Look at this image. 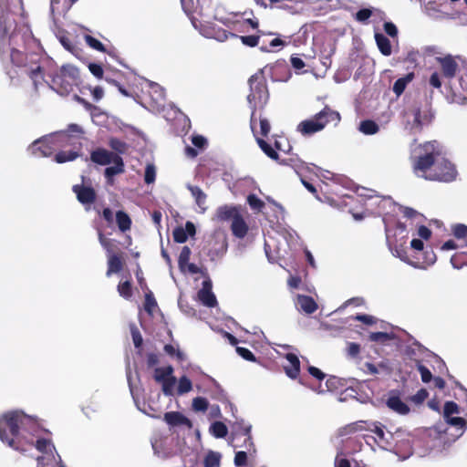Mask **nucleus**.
I'll return each mask as SVG.
<instances>
[{
	"label": "nucleus",
	"instance_id": "1",
	"mask_svg": "<svg viewBox=\"0 0 467 467\" xmlns=\"http://www.w3.org/2000/svg\"><path fill=\"white\" fill-rule=\"evenodd\" d=\"M22 11L21 0H0V58L10 61L19 70L18 77L27 76L37 89L44 82L60 96H67L79 83V71L72 65L62 66L56 71L45 72L40 55L28 49L38 47L31 29L26 24L17 25L16 16Z\"/></svg>",
	"mask_w": 467,
	"mask_h": 467
},
{
	"label": "nucleus",
	"instance_id": "2",
	"mask_svg": "<svg viewBox=\"0 0 467 467\" xmlns=\"http://www.w3.org/2000/svg\"><path fill=\"white\" fill-rule=\"evenodd\" d=\"M48 431L42 428L35 416L21 410H9L0 415V441L22 453L35 447L46 456L36 458V467H45V461L57 462V451L51 440L43 436Z\"/></svg>",
	"mask_w": 467,
	"mask_h": 467
},
{
	"label": "nucleus",
	"instance_id": "3",
	"mask_svg": "<svg viewBox=\"0 0 467 467\" xmlns=\"http://www.w3.org/2000/svg\"><path fill=\"white\" fill-rule=\"evenodd\" d=\"M410 160L413 171L420 178L444 182L456 178L454 165L442 154L437 141L412 146Z\"/></svg>",
	"mask_w": 467,
	"mask_h": 467
},
{
	"label": "nucleus",
	"instance_id": "4",
	"mask_svg": "<svg viewBox=\"0 0 467 467\" xmlns=\"http://www.w3.org/2000/svg\"><path fill=\"white\" fill-rule=\"evenodd\" d=\"M218 4L213 0H196V6L192 13L197 14L201 19L192 17V26L207 38H213L219 42H224L229 37L237 36L236 34L223 29L211 22V14Z\"/></svg>",
	"mask_w": 467,
	"mask_h": 467
},
{
	"label": "nucleus",
	"instance_id": "5",
	"mask_svg": "<svg viewBox=\"0 0 467 467\" xmlns=\"http://www.w3.org/2000/svg\"><path fill=\"white\" fill-rule=\"evenodd\" d=\"M250 92L247 96V102L252 109L250 126L254 132L257 120L255 118V109L257 107L263 108L268 101L269 93L265 79L262 74H254L248 80Z\"/></svg>",
	"mask_w": 467,
	"mask_h": 467
},
{
	"label": "nucleus",
	"instance_id": "6",
	"mask_svg": "<svg viewBox=\"0 0 467 467\" xmlns=\"http://www.w3.org/2000/svg\"><path fill=\"white\" fill-rule=\"evenodd\" d=\"M341 118L337 111L333 110L328 106H326L321 111L315 114L313 118L301 121L296 130L303 136H311L325 129L328 123L337 125Z\"/></svg>",
	"mask_w": 467,
	"mask_h": 467
},
{
	"label": "nucleus",
	"instance_id": "7",
	"mask_svg": "<svg viewBox=\"0 0 467 467\" xmlns=\"http://www.w3.org/2000/svg\"><path fill=\"white\" fill-rule=\"evenodd\" d=\"M68 146L72 147L69 150H60L55 155V161L57 163L72 161L79 156L82 147L81 140L84 139V130L78 124L68 125Z\"/></svg>",
	"mask_w": 467,
	"mask_h": 467
},
{
	"label": "nucleus",
	"instance_id": "8",
	"mask_svg": "<svg viewBox=\"0 0 467 467\" xmlns=\"http://www.w3.org/2000/svg\"><path fill=\"white\" fill-rule=\"evenodd\" d=\"M461 413L459 405L452 401H446L443 405L442 418L444 421L452 427L456 428L459 433L456 435V439L460 438L466 431L467 421L458 415Z\"/></svg>",
	"mask_w": 467,
	"mask_h": 467
},
{
	"label": "nucleus",
	"instance_id": "9",
	"mask_svg": "<svg viewBox=\"0 0 467 467\" xmlns=\"http://www.w3.org/2000/svg\"><path fill=\"white\" fill-rule=\"evenodd\" d=\"M374 435H366V441L368 443V440L371 439L378 444L379 447L384 450H391L396 445V435L390 431H385V426L378 422L373 428Z\"/></svg>",
	"mask_w": 467,
	"mask_h": 467
},
{
	"label": "nucleus",
	"instance_id": "10",
	"mask_svg": "<svg viewBox=\"0 0 467 467\" xmlns=\"http://www.w3.org/2000/svg\"><path fill=\"white\" fill-rule=\"evenodd\" d=\"M27 150L35 157H49L56 151L50 134L45 135L34 140L28 147Z\"/></svg>",
	"mask_w": 467,
	"mask_h": 467
},
{
	"label": "nucleus",
	"instance_id": "11",
	"mask_svg": "<svg viewBox=\"0 0 467 467\" xmlns=\"http://www.w3.org/2000/svg\"><path fill=\"white\" fill-rule=\"evenodd\" d=\"M286 42L281 39L276 33H265L262 31V42L260 43V50L262 52H274L282 49Z\"/></svg>",
	"mask_w": 467,
	"mask_h": 467
},
{
	"label": "nucleus",
	"instance_id": "12",
	"mask_svg": "<svg viewBox=\"0 0 467 467\" xmlns=\"http://www.w3.org/2000/svg\"><path fill=\"white\" fill-rule=\"evenodd\" d=\"M216 20L222 23L230 30H238L239 22L235 20V16L225 12L224 8L217 5L211 14V22Z\"/></svg>",
	"mask_w": 467,
	"mask_h": 467
},
{
	"label": "nucleus",
	"instance_id": "13",
	"mask_svg": "<svg viewBox=\"0 0 467 467\" xmlns=\"http://www.w3.org/2000/svg\"><path fill=\"white\" fill-rule=\"evenodd\" d=\"M212 287V281L208 278L202 281V288L198 291V299L207 307H213L217 305V299Z\"/></svg>",
	"mask_w": 467,
	"mask_h": 467
},
{
	"label": "nucleus",
	"instance_id": "14",
	"mask_svg": "<svg viewBox=\"0 0 467 467\" xmlns=\"http://www.w3.org/2000/svg\"><path fill=\"white\" fill-rule=\"evenodd\" d=\"M413 120L410 123L409 121L410 130L412 132L421 130L422 127L431 122L432 115L429 109L421 111L419 108L412 110Z\"/></svg>",
	"mask_w": 467,
	"mask_h": 467
},
{
	"label": "nucleus",
	"instance_id": "15",
	"mask_svg": "<svg viewBox=\"0 0 467 467\" xmlns=\"http://www.w3.org/2000/svg\"><path fill=\"white\" fill-rule=\"evenodd\" d=\"M294 303L298 311L304 312L306 315L313 314L318 307L313 297L305 295H296Z\"/></svg>",
	"mask_w": 467,
	"mask_h": 467
},
{
	"label": "nucleus",
	"instance_id": "16",
	"mask_svg": "<svg viewBox=\"0 0 467 467\" xmlns=\"http://www.w3.org/2000/svg\"><path fill=\"white\" fill-rule=\"evenodd\" d=\"M163 420L170 427L186 426L188 429L192 428V422L190 419L179 411H169L163 416Z\"/></svg>",
	"mask_w": 467,
	"mask_h": 467
},
{
	"label": "nucleus",
	"instance_id": "17",
	"mask_svg": "<svg viewBox=\"0 0 467 467\" xmlns=\"http://www.w3.org/2000/svg\"><path fill=\"white\" fill-rule=\"evenodd\" d=\"M437 61L441 64L442 74L447 78L455 77L458 70V64L452 56L447 55L444 57H437Z\"/></svg>",
	"mask_w": 467,
	"mask_h": 467
},
{
	"label": "nucleus",
	"instance_id": "18",
	"mask_svg": "<svg viewBox=\"0 0 467 467\" xmlns=\"http://www.w3.org/2000/svg\"><path fill=\"white\" fill-rule=\"evenodd\" d=\"M116 156L119 155L114 154L104 148H98L91 151L90 160L96 164L104 166L110 164Z\"/></svg>",
	"mask_w": 467,
	"mask_h": 467
},
{
	"label": "nucleus",
	"instance_id": "19",
	"mask_svg": "<svg viewBox=\"0 0 467 467\" xmlns=\"http://www.w3.org/2000/svg\"><path fill=\"white\" fill-rule=\"evenodd\" d=\"M73 192L77 194L78 202L82 204H90L96 199V192L91 187L74 185Z\"/></svg>",
	"mask_w": 467,
	"mask_h": 467
},
{
	"label": "nucleus",
	"instance_id": "20",
	"mask_svg": "<svg viewBox=\"0 0 467 467\" xmlns=\"http://www.w3.org/2000/svg\"><path fill=\"white\" fill-rule=\"evenodd\" d=\"M386 404L389 409L398 414L407 415L410 412L409 406L397 394H390L387 399Z\"/></svg>",
	"mask_w": 467,
	"mask_h": 467
},
{
	"label": "nucleus",
	"instance_id": "21",
	"mask_svg": "<svg viewBox=\"0 0 467 467\" xmlns=\"http://www.w3.org/2000/svg\"><path fill=\"white\" fill-rule=\"evenodd\" d=\"M186 188L190 191L192 198L195 201L196 205L199 207L202 213H205L207 206H206V200L207 195L204 193V192L198 186L192 185L190 183L186 184Z\"/></svg>",
	"mask_w": 467,
	"mask_h": 467
},
{
	"label": "nucleus",
	"instance_id": "22",
	"mask_svg": "<svg viewBox=\"0 0 467 467\" xmlns=\"http://www.w3.org/2000/svg\"><path fill=\"white\" fill-rule=\"evenodd\" d=\"M285 358L289 365L285 366V371L290 379H296L300 372V361L298 357L293 353H287Z\"/></svg>",
	"mask_w": 467,
	"mask_h": 467
},
{
	"label": "nucleus",
	"instance_id": "23",
	"mask_svg": "<svg viewBox=\"0 0 467 467\" xmlns=\"http://www.w3.org/2000/svg\"><path fill=\"white\" fill-rule=\"evenodd\" d=\"M111 163L114 165L107 167L104 171V175L109 182H112V178L115 175L124 172V161L120 156H116Z\"/></svg>",
	"mask_w": 467,
	"mask_h": 467
},
{
	"label": "nucleus",
	"instance_id": "24",
	"mask_svg": "<svg viewBox=\"0 0 467 467\" xmlns=\"http://www.w3.org/2000/svg\"><path fill=\"white\" fill-rule=\"evenodd\" d=\"M231 230L233 234L237 238L242 239L246 235L248 232V226L240 214L234 216V220L232 221Z\"/></svg>",
	"mask_w": 467,
	"mask_h": 467
},
{
	"label": "nucleus",
	"instance_id": "25",
	"mask_svg": "<svg viewBox=\"0 0 467 467\" xmlns=\"http://www.w3.org/2000/svg\"><path fill=\"white\" fill-rule=\"evenodd\" d=\"M68 127L64 130L50 133V137H52L53 145H55L56 150L68 146Z\"/></svg>",
	"mask_w": 467,
	"mask_h": 467
},
{
	"label": "nucleus",
	"instance_id": "26",
	"mask_svg": "<svg viewBox=\"0 0 467 467\" xmlns=\"http://www.w3.org/2000/svg\"><path fill=\"white\" fill-rule=\"evenodd\" d=\"M252 425H244V436L245 437L244 444L241 446L249 453L250 456H255L256 454V447L253 441V438L251 435Z\"/></svg>",
	"mask_w": 467,
	"mask_h": 467
},
{
	"label": "nucleus",
	"instance_id": "27",
	"mask_svg": "<svg viewBox=\"0 0 467 467\" xmlns=\"http://www.w3.org/2000/svg\"><path fill=\"white\" fill-rule=\"evenodd\" d=\"M239 214L237 209L234 206L223 205L216 210V218L219 221L234 220V216Z\"/></svg>",
	"mask_w": 467,
	"mask_h": 467
},
{
	"label": "nucleus",
	"instance_id": "28",
	"mask_svg": "<svg viewBox=\"0 0 467 467\" xmlns=\"http://www.w3.org/2000/svg\"><path fill=\"white\" fill-rule=\"evenodd\" d=\"M150 96L158 107H162L165 100L164 89L155 82H149Z\"/></svg>",
	"mask_w": 467,
	"mask_h": 467
},
{
	"label": "nucleus",
	"instance_id": "29",
	"mask_svg": "<svg viewBox=\"0 0 467 467\" xmlns=\"http://www.w3.org/2000/svg\"><path fill=\"white\" fill-rule=\"evenodd\" d=\"M375 40L377 46L383 56H389L391 54V44L389 39L381 33L375 34Z\"/></svg>",
	"mask_w": 467,
	"mask_h": 467
},
{
	"label": "nucleus",
	"instance_id": "30",
	"mask_svg": "<svg viewBox=\"0 0 467 467\" xmlns=\"http://www.w3.org/2000/svg\"><path fill=\"white\" fill-rule=\"evenodd\" d=\"M255 129H256V127L254 128V135L256 138V142H257L258 146L260 147V149L270 159L277 161L278 160V153L276 152V150L266 140H265L262 138L257 137V133H256Z\"/></svg>",
	"mask_w": 467,
	"mask_h": 467
},
{
	"label": "nucleus",
	"instance_id": "31",
	"mask_svg": "<svg viewBox=\"0 0 467 467\" xmlns=\"http://www.w3.org/2000/svg\"><path fill=\"white\" fill-rule=\"evenodd\" d=\"M217 246L209 250L208 256L212 261L222 258L227 252L228 244L223 238L221 242H216Z\"/></svg>",
	"mask_w": 467,
	"mask_h": 467
},
{
	"label": "nucleus",
	"instance_id": "32",
	"mask_svg": "<svg viewBox=\"0 0 467 467\" xmlns=\"http://www.w3.org/2000/svg\"><path fill=\"white\" fill-rule=\"evenodd\" d=\"M209 432L216 439H223L228 434V428L223 421H213L210 425Z\"/></svg>",
	"mask_w": 467,
	"mask_h": 467
},
{
	"label": "nucleus",
	"instance_id": "33",
	"mask_svg": "<svg viewBox=\"0 0 467 467\" xmlns=\"http://www.w3.org/2000/svg\"><path fill=\"white\" fill-rule=\"evenodd\" d=\"M423 12L426 16L434 20L442 19L443 13L440 10L439 6L434 2H428L422 6Z\"/></svg>",
	"mask_w": 467,
	"mask_h": 467
},
{
	"label": "nucleus",
	"instance_id": "34",
	"mask_svg": "<svg viewBox=\"0 0 467 467\" xmlns=\"http://www.w3.org/2000/svg\"><path fill=\"white\" fill-rule=\"evenodd\" d=\"M426 351V348L418 342H414L408 346L405 354L412 360L416 361V365L420 363L419 356Z\"/></svg>",
	"mask_w": 467,
	"mask_h": 467
},
{
	"label": "nucleus",
	"instance_id": "35",
	"mask_svg": "<svg viewBox=\"0 0 467 467\" xmlns=\"http://www.w3.org/2000/svg\"><path fill=\"white\" fill-rule=\"evenodd\" d=\"M377 421H366V420H358L348 426L349 432H357L362 431H368L373 432L374 426L377 425Z\"/></svg>",
	"mask_w": 467,
	"mask_h": 467
},
{
	"label": "nucleus",
	"instance_id": "36",
	"mask_svg": "<svg viewBox=\"0 0 467 467\" xmlns=\"http://www.w3.org/2000/svg\"><path fill=\"white\" fill-rule=\"evenodd\" d=\"M116 223L120 232L124 233L130 229L131 226V219L123 211H118L116 213Z\"/></svg>",
	"mask_w": 467,
	"mask_h": 467
},
{
	"label": "nucleus",
	"instance_id": "37",
	"mask_svg": "<svg viewBox=\"0 0 467 467\" xmlns=\"http://www.w3.org/2000/svg\"><path fill=\"white\" fill-rule=\"evenodd\" d=\"M358 130L365 135H374L379 130V127L374 120L366 119L360 122Z\"/></svg>",
	"mask_w": 467,
	"mask_h": 467
},
{
	"label": "nucleus",
	"instance_id": "38",
	"mask_svg": "<svg viewBox=\"0 0 467 467\" xmlns=\"http://www.w3.org/2000/svg\"><path fill=\"white\" fill-rule=\"evenodd\" d=\"M412 78H413L412 73H409L404 78H398L393 84V88H392L393 92L397 96H400L403 93V91L405 90L408 83L410 82L412 80Z\"/></svg>",
	"mask_w": 467,
	"mask_h": 467
},
{
	"label": "nucleus",
	"instance_id": "39",
	"mask_svg": "<svg viewBox=\"0 0 467 467\" xmlns=\"http://www.w3.org/2000/svg\"><path fill=\"white\" fill-rule=\"evenodd\" d=\"M258 35H251V36H238L234 38H239L241 42L247 47H254L256 46L260 47V43L262 42V31H258Z\"/></svg>",
	"mask_w": 467,
	"mask_h": 467
},
{
	"label": "nucleus",
	"instance_id": "40",
	"mask_svg": "<svg viewBox=\"0 0 467 467\" xmlns=\"http://www.w3.org/2000/svg\"><path fill=\"white\" fill-rule=\"evenodd\" d=\"M109 146L115 151L114 154H118L120 156V154H124L128 150V144L117 138H110L109 140Z\"/></svg>",
	"mask_w": 467,
	"mask_h": 467
},
{
	"label": "nucleus",
	"instance_id": "41",
	"mask_svg": "<svg viewBox=\"0 0 467 467\" xmlns=\"http://www.w3.org/2000/svg\"><path fill=\"white\" fill-rule=\"evenodd\" d=\"M122 264L120 259L116 254H111L108 261V271L107 276H110L112 274H117L121 270Z\"/></svg>",
	"mask_w": 467,
	"mask_h": 467
},
{
	"label": "nucleus",
	"instance_id": "42",
	"mask_svg": "<svg viewBox=\"0 0 467 467\" xmlns=\"http://www.w3.org/2000/svg\"><path fill=\"white\" fill-rule=\"evenodd\" d=\"M221 454L219 452L210 451L203 461L204 467H220Z\"/></svg>",
	"mask_w": 467,
	"mask_h": 467
},
{
	"label": "nucleus",
	"instance_id": "43",
	"mask_svg": "<svg viewBox=\"0 0 467 467\" xmlns=\"http://www.w3.org/2000/svg\"><path fill=\"white\" fill-rule=\"evenodd\" d=\"M173 372V368L171 366H168L165 368H157L155 369L154 379L157 382H163L168 379L170 377H172L171 374Z\"/></svg>",
	"mask_w": 467,
	"mask_h": 467
},
{
	"label": "nucleus",
	"instance_id": "44",
	"mask_svg": "<svg viewBox=\"0 0 467 467\" xmlns=\"http://www.w3.org/2000/svg\"><path fill=\"white\" fill-rule=\"evenodd\" d=\"M192 381L186 377L182 376L179 379L177 392L179 395H183L192 390Z\"/></svg>",
	"mask_w": 467,
	"mask_h": 467
},
{
	"label": "nucleus",
	"instance_id": "45",
	"mask_svg": "<svg viewBox=\"0 0 467 467\" xmlns=\"http://www.w3.org/2000/svg\"><path fill=\"white\" fill-rule=\"evenodd\" d=\"M192 406L195 411L205 412L208 410L209 402L203 397H196L192 400Z\"/></svg>",
	"mask_w": 467,
	"mask_h": 467
},
{
	"label": "nucleus",
	"instance_id": "46",
	"mask_svg": "<svg viewBox=\"0 0 467 467\" xmlns=\"http://www.w3.org/2000/svg\"><path fill=\"white\" fill-rule=\"evenodd\" d=\"M191 254V249L188 246L182 247L178 259V265L182 271H184L185 265L190 261Z\"/></svg>",
	"mask_w": 467,
	"mask_h": 467
},
{
	"label": "nucleus",
	"instance_id": "47",
	"mask_svg": "<svg viewBox=\"0 0 467 467\" xmlns=\"http://www.w3.org/2000/svg\"><path fill=\"white\" fill-rule=\"evenodd\" d=\"M247 202L250 205L251 209L260 212L264 207V202L259 199L255 194H249L247 197Z\"/></svg>",
	"mask_w": 467,
	"mask_h": 467
},
{
	"label": "nucleus",
	"instance_id": "48",
	"mask_svg": "<svg viewBox=\"0 0 467 467\" xmlns=\"http://www.w3.org/2000/svg\"><path fill=\"white\" fill-rule=\"evenodd\" d=\"M176 383L175 377H170L168 379L161 382L162 384V392L165 396L173 395V389Z\"/></svg>",
	"mask_w": 467,
	"mask_h": 467
},
{
	"label": "nucleus",
	"instance_id": "49",
	"mask_svg": "<svg viewBox=\"0 0 467 467\" xmlns=\"http://www.w3.org/2000/svg\"><path fill=\"white\" fill-rule=\"evenodd\" d=\"M156 179V169L153 164H148L145 168L144 182L147 184H151Z\"/></svg>",
	"mask_w": 467,
	"mask_h": 467
},
{
	"label": "nucleus",
	"instance_id": "50",
	"mask_svg": "<svg viewBox=\"0 0 467 467\" xmlns=\"http://www.w3.org/2000/svg\"><path fill=\"white\" fill-rule=\"evenodd\" d=\"M85 41L91 48L100 51V52H105L104 45L97 38H95L89 35H86Z\"/></svg>",
	"mask_w": 467,
	"mask_h": 467
},
{
	"label": "nucleus",
	"instance_id": "51",
	"mask_svg": "<svg viewBox=\"0 0 467 467\" xmlns=\"http://www.w3.org/2000/svg\"><path fill=\"white\" fill-rule=\"evenodd\" d=\"M248 455L249 453L244 451H236L234 460V465L236 467L246 466Z\"/></svg>",
	"mask_w": 467,
	"mask_h": 467
},
{
	"label": "nucleus",
	"instance_id": "52",
	"mask_svg": "<svg viewBox=\"0 0 467 467\" xmlns=\"http://www.w3.org/2000/svg\"><path fill=\"white\" fill-rule=\"evenodd\" d=\"M173 239L176 243L182 244L187 241L188 235L184 228L176 227L172 233Z\"/></svg>",
	"mask_w": 467,
	"mask_h": 467
},
{
	"label": "nucleus",
	"instance_id": "53",
	"mask_svg": "<svg viewBox=\"0 0 467 467\" xmlns=\"http://www.w3.org/2000/svg\"><path fill=\"white\" fill-rule=\"evenodd\" d=\"M416 366L418 371L420 374L421 380L424 383H429L432 379V374L430 371V369L427 367L423 366L421 363H419Z\"/></svg>",
	"mask_w": 467,
	"mask_h": 467
},
{
	"label": "nucleus",
	"instance_id": "54",
	"mask_svg": "<svg viewBox=\"0 0 467 467\" xmlns=\"http://www.w3.org/2000/svg\"><path fill=\"white\" fill-rule=\"evenodd\" d=\"M118 292L119 295L128 299L131 296V285L129 281H125L118 285Z\"/></svg>",
	"mask_w": 467,
	"mask_h": 467
},
{
	"label": "nucleus",
	"instance_id": "55",
	"mask_svg": "<svg viewBox=\"0 0 467 467\" xmlns=\"http://www.w3.org/2000/svg\"><path fill=\"white\" fill-rule=\"evenodd\" d=\"M429 396V392L425 389H419L414 395L411 396L410 400L419 405L421 404Z\"/></svg>",
	"mask_w": 467,
	"mask_h": 467
},
{
	"label": "nucleus",
	"instance_id": "56",
	"mask_svg": "<svg viewBox=\"0 0 467 467\" xmlns=\"http://www.w3.org/2000/svg\"><path fill=\"white\" fill-rule=\"evenodd\" d=\"M130 332H131L132 340H133V344H134L135 348H140L142 345L143 339H142L140 332L139 331V329L137 328V327L135 325L130 327Z\"/></svg>",
	"mask_w": 467,
	"mask_h": 467
},
{
	"label": "nucleus",
	"instance_id": "57",
	"mask_svg": "<svg viewBox=\"0 0 467 467\" xmlns=\"http://www.w3.org/2000/svg\"><path fill=\"white\" fill-rule=\"evenodd\" d=\"M453 235L458 239H466L467 238V226L462 223H458L454 225Z\"/></svg>",
	"mask_w": 467,
	"mask_h": 467
},
{
	"label": "nucleus",
	"instance_id": "58",
	"mask_svg": "<svg viewBox=\"0 0 467 467\" xmlns=\"http://www.w3.org/2000/svg\"><path fill=\"white\" fill-rule=\"evenodd\" d=\"M236 352L240 357L248 361H255V356L254 353L246 348L237 347Z\"/></svg>",
	"mask_w": 467,
	"mask_h": 467
},
{
	"label": "nucleus",
	"instance_id": "59",
	"mask_svg": "<svg viewBox=\"0 0 467 467\" xmlns=\"http://www.w3.org/2000/svg\"><path fill=\"white\" fill-rule=\"evenodd\" d=\"M372 11L369 8H362L356 13V19L358 22L365 23L371 16Z\"/></svg>",
	"mask_w": 467,
	"mask_h": 467
},
{
	"label": "nucleus",
	"instance_id": "60",
	"mask_svg": "<svg viewBox=\"0 0 467 467\" xmlns=\"http://www.w3.org/2000/svg\"><path fill=\"white\" fill-rule=\"evenodd\" d=\"M259 126H260V134L263 137H267L270 132V130H271V126H270L268 119L260 117L259 118Z\"/></svg>",
	"mask_w": 467,
	"mask_h": 467
},
{
	"label": "nucleus",
	"instance_id": "61",
	"mask_svg": "<svg viewBox=\"0 0 467 467\" xmlns=\"http://www.w3.org/2000/svg\"><path fill=\"white\" fill-rule=\"evenodd\" d=\"M369 339L373 342H384L390 339V336L386 332H373L369 335Z\"/></svg>",
	"mask_w": 467,
	"mask_h": 467
},
{
	"label": "nucleus",
	"instance_id": "62",
	"mask_svg": "<svg viewBox=\"0 0 467 467\" xmlns=\"http://www.w3.org/2000/svg\"><path fill=\"white\" fill-rule=\"evenodd\" d=\"M353 319L360 321L366 325H373L376 323V318L373 316L366 314H358L353 317Z\"/></svg>",
	"mask_w": 467,
	"mask_h": 467
},
{
	"label": "nucleus",
	"instance_id": "63",
	"mask_svg": "<svg viewBox=\"0 0 467 467\" xmlns=\"http://www.w3.org/2000/svg\"><path fill=\"white\" fill-rule=\"evenodd\" d=\"M342 456L343 452L338 451L335 459V467H351L349 461Z\"/></svg>",
	"mask_w": 467,
	"mask_h": 467
},
{
	"label": "nucleus",
	"instance_id": "64",
	"mask_svg": "<svg viewBox=\"0 0 467 467\" xmlns=\"http://www.w3.org/2000/svg\"><path fill=\"white\" fill-rule=\"evenodd\" d=\"M384 31L386 34L391 37H396L398 35V28L392 22H385L384 23Z\"/></svg>",
	"mask_w": 467,
	"mask_h": 467
}]
</instances>
